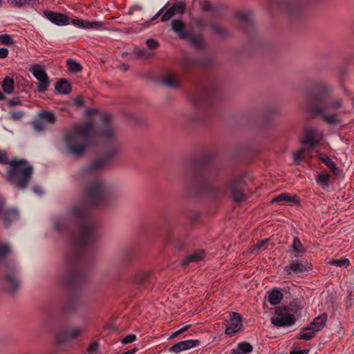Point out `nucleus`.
Returning a JSON list of instances; mask_svg holds the SVG:
<instances>
[{"label": "nucleus", "mask_w": 354, "mask_h": 354, "mask_svg": "<svg viewBox=\"0 0 354 354\" xmlns=\"http://www.w3.org/2000/svg\"><path fill=\"white\" fill-rule=\"evenodd\" d=\"M205 257L204 251L201 250L197 252H195L189 256H188L184 261L183 264L187 265L190 263H194L202 260Z\"/></svg>", "instance_id": "obj_29"}, {"label": "nucleus", "mask_w": 354, "mask_h": 354, "mask_svg": "<svg viewBox=\"0 0 354 354\" xmlns=\"http://www.w3.org/2000/svg\"><path fill=\"white\" fill-rule=\"evenodd\" d=\"M175 15L174 10L171 8H169L162 16L161 17V21L165 22L169 21L170 19L172 18V17Z\"/></svg>", "instance_id": "obj_49"}, {"label": "nucleus", "mask_w": 354, "mask_h": 354, "mask_svg": "<svg viewBox=\"0 0 354 354\" xmlns=\"http://www.w3.org/2000/svg\"><path fill=\"white\" fill-rule=\"evenodd\" d=\"M190 328L192 329V332H196V329L192 328V325H190V324L186 325V326L176 330L175 332H185L187 330L190 329Z\"/></svg>", "instance_id": "obj_60"}, {"label": "nucleus", "mask_w": 354, "mask_h": 354, "mask_svg": "<svg viewBox=\"0 0 354 354\" xmlns=\"http://www.w3.org/2000/svg\"><path fill=\"white\" fill-rule=\"evenodd\" d=\"M66 66L68 70L71 73H76L80 72L82 70V67L80 64L72 59H69L66 61Z\"/></svg>", "instance_id": "obj_33"}, {"label": "nucleus", "mask_w": 354, "mask_h": 354, "mask_svg": "<svg viewBox=\"0 0 354 354\" xmlns=\"http://www.w3.org/2000/svg\"><path fill=\"white\" fill-rule=\"evenodd\" d=\"M138 351V348L136 347H134L133 348L124 352L122 354H135Z\"/></svg>", "instance_id": "obj_63"}, {"label": "nucleus", "mask_w": 354, "mask_h": 354, "mask_svg": "<svg viewBox=\"0 0 354 354\" xmlns=\"http://www.w3.org/2000/svg\"><path fill=\"white\" fill-rule=\"evenodd\" d=\"M72 24L80 28L85 29H101L102 28V22L101 21H90L81 19H73L71 21Z\"/></svg>", "instance_id": "obj_14"}, {"label": "nucleus", "mask_w": 354, "mask_h": 354, "mask_svg": "<svg viewBox=\"0 0 354 354\" xmlns=\"http://www.w3.org/2000/svg\"><path fill=\"white\" fill-rule=\"evenodd\" d=\"M330 176L326 173L319 174L317 178V182L322 186V188L326 189L329 186Z\"/></svg>", "instance_id": "obj_36"}, {"label": "nucleus", "mask_w": 354, "mask_h": 354, "mask_svg": "<svg viewBox=\"0 0 354 354\" xmlns=\"http://www.w3.org/2000/svg\"><path fill=\"white\" fill-rule=\"evenodd\" d=\"M8 50L6 48H0V59H4L8 55Z\"/></svg>", "instance_id": "obj_59"}, {"label": "nucleus", "mask_w": 354, "mask_h": 354, "mask_svg": "<svg viewBox=\"0 0 354 354\" xmlns=\"http://www.w3.org/2000/svg\"><path fill=\"white\" fill-rule=\"evenodd\" d=\"M279 201H286L292 204L299 205L300 200L297 195H290L288 193H282L272 199L271 203H278Z\"/></svg>", "instance_id": "obj_20"}, {"label": "nucleus", "mask_w": 354, "mask_h": 354, "mask_svg": "<svg viewBox=\"0 0 354 354\" xmlns=\"http://www.w3.org/2000/svg\"><path fill=\"white\" fill-rule=\"evenodd\" d=\"M214 91L213 86L198 89L189 95V100L196 106H209V98L214 95Z\"/></svg>", "instance_id": "obj_7"}, {"label": "nucleus", "mask_w": 354, "mask_h": 354, "mask_svg": "<svg viewBox=\"0 0 354 354\" xmlns=\"http://www.w3.org/2000/svg\"><path fill=\"white\" fill-rule=\"evenodd\" d=\"M315 333H299V335L297 336V339H303V340H310L315 336Z\"/></svg>", "instance_id": "obj_54"}, {"label": "nucleus", "mask_w": 354, "mask_h": 354, "mask_svg": "<svg viewBox=\"0 0 354 354\" xmlns=\"http://www.w3.org/2000/svg\"><path fill=\"white\" fill-rule=\"evenodd\" d=\"M0 164L8 165L6 180L19 189H25L33 175V167L24 158L9 159L7 153L0 151Z\"/></svg>", "instance_id": "obj_3"}, {"label": "nucleus", "mask_w": 354, "mask_h": 354, "mask_svg": "<svg viewBox=\"0 0 354 354\" xmlns=\"http://www.w3.org/2000/svg\"><path fill=\"white\" fill-rule=\"evenodd\" d=\"M283 297L281 290L278 288H274L267 292L266 299L272 306H277L279 304Z\"/></svg>", "instance_id": "obj_17"}, {"label": "nucleus", "mask_w": 354, "mask_h": 354, "mask_svg": "<svg viewBox=\"0 0 354 354\" xmlns=\"http://www.w3.org/2000/svg\"><path fill=\"white\" fill-rule=\"evenodd\" d=\"M93 122L88 121L67 132L64 136V141L68 153L76 156L83 155L93 143Z\"/></svg>", "instance_id": "obj_4"}, {"label": "nucleus", "mask_w": 354, "mask_h": 354, "mask_svg": "<svg viewBox=\"0 0 354 354\" xmlns=\"http://www.w3.org/2000/svg\"><path fill=\"white\" fill-rule=\"evenodd\" d=\"M44 14L47 19L57 26L69 24L70 18L64 14L53 11H45Z\"/></svg>", "instance_id": "obj_12"}, {"label": "nucleus", "mask_w": 354, "mask_h": 354, "mask_svg": "<svg viewBox=\"0 0 354 354\" xmlns=\"http://www.w3.org/2000/svg\"><path fill=\"white\" fill-rule=\"evenodd\" d=\"M185 175L187 176L191 175L196 183H199L202 178V176L193 167H189L186 170Z\"/></svg>", "instance_id": "obj_38"}, {"label": "nucleus", "mask_w": 354, "mask_h": 354, "mask_svg": "<svg viewBox=\"0 0 354 354\" xmlns=\"http://www.w3.org/2000/svg\"><path fill=\"white\" fill-rule=\"evenodd\" d=\"M292 248L294 252L297 254H303L306 250L297 236L294 237L292 243Z\"/></svg>", "instance_id": "obj_35"}, {"label": "nucleus", "mask_w": 354, "mask_h": 354, "mask_svg": "<svg viewBox=\"0 0 354 354\" xmlns=\"http://www.w3.org/2000/svg\"><path fill=\"white\" fill-rule=\"evenodd\" d=\"M310 348L300 349L297 344L294 343L290 349V354H308Z\"/></svg>", "instance_id": "obj_43"}, {"label": "nucleus", "mask_w": 354, "mask_h": 354, "mask_svg": "<svg viewBox=\"0 0 354 354\" xmlns=\"http://www.w3.org/2000/svg\"><path fill=\"white\" fill-rule=\"evenodd\" d=\"M0 43L3 45L10 46L14 44V39L8 34H3L0 35Z\"/></svg>", "instance_id": "obj_44"}, {"label": "nucleus", "mask_w": 354, "mask_h": 354, "mask_svg": "<svg viewBox=\"0 0 354 354\" xmlns=\"http://www.w3.org/2000/svg\"><path fill=\"white\" fill-rule=\"evenodd\" d=\"M198 339H187L180 341L174 344L168 348V351L172 353L178 354L182 351H185L192 348L196 347L199 344Z\"/></svg>", "instance_id": "obj_11"}, {"label": "nucleus", "mask_w": 354, "mask_h": 354, "mask_svg": "<svg viewBox=\"0 0 354 354\" xmlns=\"http://www.w3.org/2000/svg\"><path fill=\"white\" fill-rule=\"evenodd\" d=\"M99 347V344L97 342H93L90 344V346L88 348V351L91 353H95Z\"/></svg>", "instance_id": "obj_58"}, {"label": "nucleus", "mask_w": 354, "mask_h": 354, "mask_svg": "<svg viewBox=\"0 0 354 354\" xmlns=\"http://www.w3.org/2000/svg\"><path fill=\"white\" fill-rule=\"evenodd\" d=\"M79 333H59V335L57 337V340L59 344H63L66 339H75Z\"/></svg>", "instance_id": "obj_41"}, {"label": "nucleus", "mask_w": 354, "mask_h": 354, "mask_svg": "<svg viewBox=\"0 0 354 354\" xmlns=\"http://www.w3.org/2000/svg\"><path fill=\"white\" fill-rule=\"evenodd\" d=\"M11 252V249L9 245L6 243L0 245V259L5 258L8 254Z\"/></svg>", "instance_id": "obj_46"}, {"label": "nucleus", "mask_w": 354, "mask_h": 354, "mask_svg": "<svg viewBox=\"0 0 354 354\" xmlns=\"http://www.w3.org/2000/svg\"><path fill=\"white\" fill-rule=\"evenodd\" d=\"M32 189L36 194L39 195H41L43 193L42 189L39 186H34Z\"/></svg>", "instance_id": "obj_62"}, {"label": "nucleus", "mask_w": 354, "mask_h": 354, "mask_svg": "<svg viewBox=\"0 0 354 354\" xmlns=\"http://www.w3.org/2000/svg\"><path fill=\"white\" fill-rule=\"evenodd\" d=\"M55 90L59 94L68 95L72 91L71 85L65 79H61L59 82L55 84Z\"/></svg>", "instance_id": "obj_23"}, {"label": "nucleus", "mask_w": 354, "mask_h": 354, "mask_svg": "<svg viewBox=\"0 0 354 354\" xmlns=\"http://www.w3.org/2000/svg\"><path fill=\"white\" fill-rule=\"evenodd\" d=\"M301 11L300 5L297 3L289 9L288 15L290 18H296L301 15Z\"/></svg>", "instance_id": "obj_42"}, {"label": "nucleus", "mask_w": 354, "mask_h": 354, "mask_svg": "<svg viewBox=\"0 0 354 354\" xmlns=\"http://www.w3.org/2000/svg\"><path fill=\"white\" fill-rule=\"evenodd\" d=\"M232 351L240 352L241 353L248 354L252 352L253 346L248 342H239L236 348L232 349Z\"/></svg>", "instance_id": "obj_30"}, {"label": "nucleus", "mask_w": 354, "mask_h": 354, "mask_svg": "<svg viewBox=\"0 0 354 354\" xmlns=\"http://www.w3.org/2000/svg\"><path fill=\"white\" fill-rule=\"evenodd\" d=\"M161 82L164 86L169 88H177L179 86L178 80L171 74L164 76Z\"/></svg>", "instance_id": "obj_27"}, {"label": "nucleus", "mask_w": 354, "mask_h": 354, "mask_svg": "<svg viewBox=\"0 0 354 354\" xmlns=\"http://www.w3.org/2000/svg\"><path fill=\"white\" fill-rule=\"evenodd\" d=\"M6 271L3 276V280L9 286V290L14 292L20 286V281L17 276L15 269L10 268L8 265H6Z\"/></svg>", "instance_id": "obj_10"}, {"label": "nucleus", "mask_w": 354, "mask_h": 354, "mask_svg": "<svg viewBox=\"0 0 354 354\" xmlns=\"http://www.w3.org/2000/svg\"><path fill=\"white\" fill-rule=\"evenodd\" d=\"M32 127L36 132H41L44 130L45 125L40 121H34L32 122Z\"/></svg>", "instance_id": "obj_50"}, {"label": "nucleus", "mask_w": 354, "mask_h": 354, "mask_svg": "<svg viewBox=\"0 0 354 354\" xmlns=\"http://www.w3.org/2000/svg\"><path fill=\"white\" fill-rule=\"evenodd\" d=\"M21 104L22 102L19 97H15L13 99L9 100L7 102V105L9 106H19Z\"/></svg>", "instance_id": "obj_56"}, {"label": "nucleus", "mask_w": 354, "mask_h": 354, "mask_svg": "<svg viewBox=\"0 0 354 354\" xmlns=\"http://www.w3.org/2000/svg\"><path fill=\"white\" fill-rule=\"evenodd\" d=\"M8 2L13 8H26L32 7L36 0H8Z\"/></svg>", "instance_id": "obj_26"}, {"label": "nucleus", "mask_w": 354, "mask_h": 354, "mask_svg": "<svg viewBox=\"0 0 354 354\" xmlns=\"http://www.w3.org/2000/svg\"><path fill=\"white\" fill-rule=\"evenodd\" d=\"M75 104L77 106H84L85 103L82 97H77L75 99Z\"/></svg>", "instance_id": "obj_61"}, {"label": "nucleus", "mask_w": 354, "mask_h": 354, "mask_svg": "<svg viewBox=\"0 0 354 354\" xmlns=\"http://www.w3.org/2000/svg\"><path fill=\"white\" fill-rule=\"evenodd\" d=\"M190 44L198 49H201L204 47L205 43L203 39L200 36H194L189 33Z\"/></svg>", "instance_id": "obj_32"}, {"label": "nucleus", "mask_w": 354, "mask_h": 354, "mask_svg": "<svg viewBox=\"0 0 354 354\" xmlns=\"http://www.w3.org/2000/svg\"><path fill=\"white\" fill-rule=\"evenodd\" d=\"M174 13L183 14L185 11V3L184 1H176L171 7Z\"/></svg>", "instance_id": "obj_39"}, {"label": "nucleus", "mask_w": 354, "mask_h": 354, "mask_svg": "<svg viewBox=\"0 0 354 354\" xmlns=\"http://www.w3.org/2000/svg\"><path fill=\"white\" fill-rule=\"evenodd\" d=\"M333 91V87L324 82L315 83L310 93L309 109L313 117L321 116L326 124L336 125L341 122L337 111L343 107V100L330 98Z\"/></svg>", "instance_id": "obj_2"}, {"label": "nucleus", "mask_w": 354, "mask_h": 354, "mask_svg": "<svg viewBox=\"0 0 354 354\" xmlns=\"http://www.w3.org/2000/svg\"><path fill=\"white\" fill-rule=\"evenodd\" d=\"M165 6H166V5H165L163 8H161V9H160V10H159V11H158V12H157V13L153 16V18H151V20H154V19H156V18H158V17L160 15L161 12H162V10H164V8H165Z\"/></svg>", "instance_id": "obj_64"}, {"label": "nucleus", "mask_w": 354, "mask_h": 354, "mask_svg": "<svg viewBox=\"0 0 354 354\" xmlns=\"http://www.w3.org/2000/svg\"><path fill=\"white\" fill-rule=\"evenodd\" d=\"M10 115L11 119L14 120H20L24 115V112L22 111H11L10 113Z\"/></svg>", "instance_id": "obj_53"}, {"label": "nucleus", "mask_w": 354, "mask_h": 354, "mask_svg": "<svg viewBox=\"0 0 354 354\" xmlns=\"http://www.w3.org/2000/svg\"><path fill=\"white\" fill-rule=\"evenodd\" d=\"M317 135V133L315 129H307L301 142L304 145H308L310 148H315L319 144V141L316 140Z\"/></svg>", "instance_id": "obj_15"}, {"label": "nucleus", "mask_w": 354, "mask_h": 354, "mask_svg": "<svg viewBox=\"0 0 354 354\" xmlns=\"http://www.w3.org/2000/svg\"><path fill=\"white\" fill-rule=\"evenodd\" d=\"M146 43L150 49H156L159 46L158 42L154 39H149Z\"/></svg>", "instance_id": "obj_55"}, {"label": "nucleus", "mask_w": 354, "mask_h": 354, "mask_svg": "<svg viewBox=\"0 0 354 354\" xmlns=\"http://www.w3.org/2000/svg\"><path fill=\"white\" fill-rule=\"evenodd\" d=\"M136 339V336L134 333H130L126 337H124L122 340L121 342L122 344H127L129 343L133 342Z\"/></svg>", "instance_id": "obj_51"}, {"label": "nucleus", "mask_w": 354, "mask_h": 354, "mask_svg": "<svg viewBox=\"0 0 354 354\" xmlns=\"http://www.w3.org/2000/svg\"><path fill=\"white\" fill-rule=\"evenodd\" d=\"M243 326V317L238 313L230 315V322L225 326V332H239Z\"/></svg>", "instance_id": "obj_13"}, {"label": "nucleus", "mask_w": 354, "mask_h": 354, "mask_svg": "<svg viewBox=\"0 0 354 354\" xmlns=\"http://www.w3.org/2000/svg\"><path fill=\"white\" fill-rule=\"evenodd\" d=\"M104 329L105 330H113V331H115V330H120L121 331V330H126V328H124L122 326V327H119V324L115 321L113 322L105 324Z\"/></svg>", "instance_id": "obj_45"}, {"label": "nucleus", "mask_w": 354, "mask_h": 354, "mask_svg": "<svg viewBox=\"0 0 354 354\" xmlns=\"http://www.w3.org/2000/svg\"><path fill=\"white\" fill-rule=\"evenodd\" d=\"M243 183V178L242 176H236L231 180V194L234 201L236 202H241L245 200V196L241 189Z\"/></svg>", "instance_id": "obj_9"}, {"label": "nucleus", "mask_w": 354, "mask_h": 354, "mask_svg": "<svg viewBox=\"0 0 354 354\" xmlns=\"http://www.w3.org/2000/svg\"><path fill=\"white\" fill-rule=\"evenodd\" d=\"M326 320L327 315L326 313H323L313 319V321L310 324L309 328L313 332H319V330L323 329L324 326L326 324Z\"/></svg>", "instance_id": "obj_19"}, {"label": "nucleus", "mask_w": 354, "mask_h": 354, "mask_svg": "<svg viewBox=\"0 0 354 354\" xmlns=\"http://www.w3.org/2000/svg\"><path fill=\"white\" fill-rule=\"evenodd\" d=\"M171 25V30L178 35L180 39H186L189 37V32H187L185 25L182 20L174 19Z\"/></svg>", "instance_id": "obj_16"}, {"label": "nucleus", "mask_w": 354, "mask_h": 354, "mask_svg": "<svg viewBox=\"0 0 354 354\" xmlns=\"http://www.w3.org/2000/svg\"><path fill=\"white\" fill-rule=\"evenodd\" d=\"M112 116L106 113L101 116L102 125L97 131V136L103 140L113 142L115 140V129L111 123Z\"/></svg>", "instance_id": "obj_6"}, {"label": "nucleus", "mask_w": 354, "mask_h": 354, "mask_svg": "<svg viewBox=\"0 0 354 354\" xmlns=\"http://www.w3.org/2000/svg\"><path fill=\"white\" fill-rule=\"evenodd\" d=\"M286 307L288 312H289L290 315H295L297 319L298 317H301L304 308V304L302 301L294 299Z\"/></svg>", "instance_id": "obj_18"}, {"label": "nucleus", "mask_w": 354, "mask_h": 354, "mask_svg": "<svg viewBox=\"0 0 354 354\" xmlns=\"http://www.w3.org/2000/svg\"><path fill=\"white\" fill-rule=\"evenodd\" d=\"M275 313L276 317L272 318V324L276 326H290L296 321L295 315H290L286 306L277 308Z\"/></svg>", "instance_id": "obj_5"}, {"label": "nucleus", "mask_w": 354, "mask_h": 354, "mask_svg": "<svg viewBox=\"0 0 354 354\" xmlns=\"http://www.w3.org/2000/svg\"><path fill=\"white\" fill-rule=\"evenodd\" d=\"M39 115L49 124H54L56 122V117L52 111H42L39 113Z\"/></svg>", "instance_id": "obj_34"}, {"label": "nucleus", "mask_w": 354, "mask_h": 354, "mask_svg": "<svg viewBox=\"0 0 354 354\" xmlns=\"http://www.w3.org/2000/svg\"><path fill=\"white\" fill-rule=\"evenodd\" d=\"M304 151V149H300V150L295 151L293 153V159H294L295 163H296V164L300 163V162L302 159V156H303Z\"/></svg>", "instance_id": "obj_52"}, {"label": "nucleus", "mask_w": 354, "mask_h": 354, "mask_svg": "<svg viewBox=\"0 0 354 354\" xmlns=\"http://www.w3.org/2000/svg\"><path fill=\"white\" fill-rule=\"evenodd\" d=\"M268 242V240L267 239H265V240H262L261 241H259L257 242L254 245V248L253 250H257V251H259L262 249H265L264 248V245Z\"/></svg>", "instance_id": "obj_57"}, {"label": "nucleus", "mask_w": 354, "mask_h": 354, "mask_svg": "<svg viewBox=\"0 0 354 354\" xmlns=\"http://www.w3.org/2000/svg\"><path fill=\"white\" fill-rule=\"evenodd\" d=\"M120 152V146L113 141L107 146L102 156L84 167L76 175L77 180L84 186V203L73 205L68 210L70 220L75 221L79 228L72 234L71 251L67 254L59 281L68 287L82 283L84 273L80 269L84 249L96 242L98 234L96 232L97 222L91 214L88 207H99L107 204L115 197L113 189L100 178H91L96 171L106 167Z\"/></svg>", "instance_id": "obj_1"}, {"label": "nucleus", "mask_w": 354, "mask_h": 354, "mask_svg": "<svg viewBox=\"0 0 354 354\" xmlns=\"http://www.w3.org/2000/svg\"><path fill=\"white\" fill-rule=\"evenodd\" d=\"M30 71L35 78L39 82L37 84V91L39 93H44L48 90L50 81L47 73L39 64H35L30 69Z\"/></svg>", "instance_id": "obj_8"}, {"label": "nucleus", "mask_w": 354, "mask_h": 354, "mask_svg": "<svg viewBox=\"0 0 354 354\" xmlns=\"http://www.w3.org/2000/svg\"><path fill=\"white\" fill-rule=\"evenodd\" d=\"M1 88L6 94H11L15 88L14 80L10 77L6 76L1 83Z\"/></svg>", "instance_id": "obj_28"}, {"label": "nucleus", "mask_w": 354, "mask_h": 354, "mask_svg": "<svg viewBox=\"0 0 354 354\" xmlns=\"http://www.w3.org/2000/svg\"><path fill=\"white\" fill-rule=\"evenodd\" d=\"M330 264L339 268H347L350 265V261L346 258L340 259H333L330 261Z\"/></svg>", "instance_id": "obj_40"}, {"label": "nucleus", "mask_w": 354, "mask_h": 354, "mask_svg": "<svg viewBox=\"0 0 354 354\" xmlns=\"http://www.w3.org/2000/svg\"><path fill=\"white\" fill-rule=\"evenodd\" d=\"M137 256V252L135 249H127L123 252L122 260L125 263H129Z\"/></svg>", "instance_id": "obj_31"}, {"label": "nucleus", "mask_w": 354, "mask_h": 354, "mask_svg": "<svg viewBox=\"0 0 354 354\" xmlns=\"http://www.w3.org/2000/svg\"><path fill=\"white\" fill-rule=\"evenodd\" d=\"M237 18L245 24H251L252 12L250 10L239 12L236 15Z\"/></svg>", "instance_id": "obj_37"}, {"label": "nucleus", "mask_w": 354, "mask_h": 354, "mask_svg": "<svg viewBox=\"0 0 354 354\" xmlns=\"http://www.w3.org/2000/svg\"><path fill=\"white\" fill-rule=\"evenodd\" d=\"M67 224V221L65 218H59L55 220L54 225L56 230L59 231L63 230Z\"/></svg>", "instance_id": "obj_47"}, {"label": "nucleus", "mask_w": 354, "mask_h": 354, "mask_svg": "<svg viewBox=\"0 0 354 354\" xmlns=\"http://www.w3.org/2000/svg\"><path fill=\"white\" fill-rule=\"evenodd\" d=\"M19 218V212L17 209H9L3 212V219L4 225L8 227L10 225L12 222Z\"/></svg>", "instance_id": "obj_21"}, {"label": "nucleus", "mask_w": 354, "mask_h": 354, "mask_svg": "<svg viewBox=\"0 0 354 354\" xmlns=\"http://www.w3.org/2000/svg\"><path fill=\"white\" fill-rule=\"evenodd\" d=\"M150 276L151 273L148 271L140 272L135 276L133 279V282L140 288L142 287H145L147 283L149 280Z\"/></svg>", "instance_id": "obj_24"}, {"label": "nucleus", "mask_w": 354, "mask_h": 354, "mask_svg": "<svg viewBox=\"0 0 354 354\" xmlns=\"http://www.w3.org/2000/svg\"><path fill=\"white\" fill-rule=\"evenodd\" d=\"M211 30L218 35L219 36L223 37L226 35V31L221 26L216 24L210 25Z\"/></svg>", "instance_id": "obj_48"}, {"label": "nucleus", "mask_w": 354, "mask_h": 354, "mask_svg": "<svg viewBox=\"0 0 354 354\" xmlns=\"http://www.w3.org/2000/svg\"><path fill=\"white\" fill-rule=\"evenodd\" d=\"M318 157L319 159L330 169L335 176H339L340 174V171L335 162L332 160L325 153H320L319 154Z\"/></svg>", "instance_id": "obj_22"}, {"label": "nucleus", "mask_w": 354, "mask_h": 354, "mask_svg": "<svg viewBox=\"0 0 354 354\" xmlns=\"http://www.w3.org/2000/svg\"><path fill=\"white\" fill-rule=\"evenodd\" d=\"M284 271L288 274H297L306 271V266L302 263L292 262L284 268Z\"/></svg>", "instance_id": "obj_25"}]
</instances>
